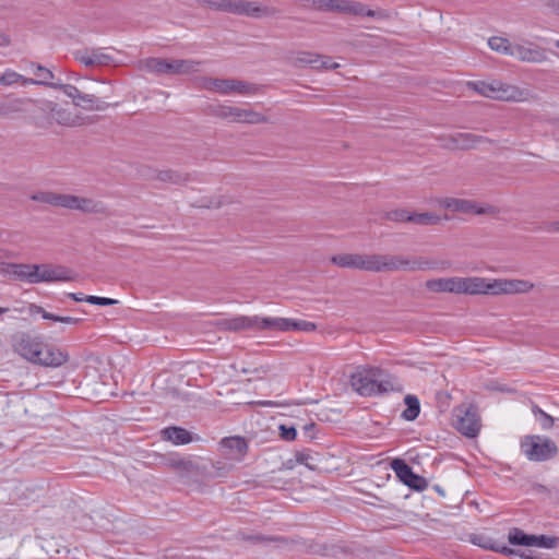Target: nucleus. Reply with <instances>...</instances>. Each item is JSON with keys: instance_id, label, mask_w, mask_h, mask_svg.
<instances>
[{"instance_id": "f257e3e1", "label": "nucleus", "mask_w": 559, "mask_h": 559, "mask_svg": "<svg viewBox=\"0 0 559 559\" xmlns=\"http://www.w3.org/2000/svg\"><path fill=\"white\" fill-rule=\"evenodd\" d=\"M426 288L433 293L498 296L527 293L533 288V284L524 280L452 276L429 280L426 282Z\"/></svg>"}, {"instance_id": "f03ea898", "label": "nucleus", "mask_w": 559, "mask_h": 559, "mask_svg": "<svg viewBox=\"0 0 559 559\" xmlns=\"http://www.w3.org/2000/svg\"><path fill=\"white\" fill-rule=\"evenodd\" d=\"M217 326L224 331H289L288 318H272L260 316H234L230 318L219 319Z\"/></svg>"}, {"instance_id": "7ed1b4c3", "label": "nucleus", "mask_w": 559, "mask_h": 559, "mask_svg": "<svg viewBox=\"0 0 559 559\" xmlns=\"http://www.w3.org/2000/svg\"><path fill=\"white\" fill-rule=\"evenodd\" d=\"M521 453L531 462H546L558 454L554 440L542 435H527L520 441Z\"/></svg>"}, {"instance_id": "20e7f679", "label": "nucleus", "mask_w": 559, "mask_h": 559, "mask_svg": "<svg viewBox=\"0 0 559 559\" xmlns=\"http://www.w3.org/2000/svg\"><path fill=\"white\" fill-rule=\"evenodd\" d=\"M436 263L425 258L409 259L405 255L376 254V273L394 271H426Z\"/></svg>"}, {"instance_id": "39448f33", "label": "nucleus", "mask_w": 559, "mask_h": 559, "mask_svg": "<svg viewBox=\"0 0 559 559\" xmlns=\"http://www.w3.org/2000/svg\"><path fill=\"white\" fill-rule=\"evenodd\" d=\"M437 203L443 209L464 214L495 215L499 212L493 205L481 204L467 199L442 198Z\"/></svg>"}, {"instance_id": "423d86ee", "label": "nucleus", "mask_w": 559, "mask_h": 559, "mask_svg": "<svg viewBox=\"0 0 559 559\" xmlns=\"http://www.w3.org/2000/svg\"><path fill=\"white\" fill-rule=\"evenodd\" d=\"M455 428L464 436L474 438L480 430V418L473 405H461L454 408Z\"/></svg>"}, {"instance_id": "0eeeda50", "label": "nucleus", "mask_w": 559, "mask_h": 559, "mask_svg": "<svg viewBox=\"0 0 559 559\" xmlns=\"http://www.w3.org/2000/svg\"><path fill=\"white\" fill-rule=\"evenodd\" d=\"M377 374L378 367H359L350 376V386L361 396H374Z\"/></svg>"}, {"instance_id": "6e6552de", "label": "nucleus", "mask_w": 559, "mask_h": 559, "mask_svg": "<svg viewBox=\"0 0 559 559\" xmlns=\"http://www.w3.org/2000/svg\"><path fill=\"white\" fill-rule=\"evenodd\" d=\"M12 347L24 359L36 364L40 355L41 341L25 332H17L11 338Z\"/></svg>"}, {"instance_id": "1a4fd4ad", "label": "nucleus", "mask_w": 559, "mask_h": 559, "mask_svg": "<svg viewBox=\"0 0 559 559\" xmlns=\"http://www.w3.org/2000/svg\"><path fill=\"white\" fill-rule=\"evenodd\" d=\"M331 262L343 269H354L376 273V254L338 253L331 258Z\"/></svg>"}, {"instance_id": "9d476101", "label": "nucleus", "mask_w": 559, "mask_h": 559, "mask_svg": "<svg viewBox=\"0 0 559 559\" xmlns=\"http://www.w3.org/2000/svg\"><path fill=\"white\" fill-rule=\"evenodd\" d=\"M340 13L355 17H371L378 21L392 19L390 11L385 9H370L365 3L355 0H342Z\"/></svg>"}, {"instance_id": "9b49d317", "label": "nucleus", "mask_w": 559, "mask_h": 559, "mask_svg": "<svg viewBox=\"0 0 559 559\" xmlns=\"http://www.w3.org/2000/svg\"><path fill=\"white\" fill-rule=\"evenodd\" d=\"M231 14L262 19L275 16L278 14V10L273 7L264 5L259 1L234 0Z\"/></svg>"}, {"instance_id": "f8f14e48", "label": "nucleus", "mask_w": 559, "mask_h": 559, "mask_svg": "<svg viewBox=\"0 0 559 559\" xmlns=\"http://www.w3.org/2000/svg\"><path fill=\"white\" fill-rule=\"evenodd\" d=\"M510 57L531 63H542L547 59V55L543 48L527 40L512 43Z\"/></svg>"}, {"instance_id": "ddd939ff", "label": "nucleus", "mask_w": 559, "mask_h": 559, "mask_svg": "<svg viewBox=\"0 0 559 559\" xmlns=\"http://www.w3.org/2000/svg\"><path fill=\"white\" fill-rule=\"evenodd\" d=\"M488 98L507 100V102H520L525 98L527 92L500 80H492L488 82Z\"/></svg>"}, {"instance_id": "4468645a", "label": "nucleus", "mask_w": 559, "mask_h": 559, "mask_svg": "<svg viewBox=\"0 0 559 559\" xmlns=\"http://www.w3.org/2000/svg\"><path fill=\"white\" fill-rule=\"evenodd\" d=\"M209 88L215 92L228 95L231 93L240 95H253L257 92L254 84L240 81V80H226V79H213L209 82Z\"/></svg>"}, {"instance_id": "2eb2a0df", "label": "nucleus", "mask_w": 559, "mask_h": 559, "mask_svg": "<svg viewBox=\"0 0 559 559\" xmlns=\"http://www.w3.org/2000/svg\"><path fill=\"white\" fill-rule=\"evenodd\" d=\"M63 201L64 209L78 210L87 214H108V207L98 200L66 194Z\"/></svg>"}, {"instance_id": "dca6fc26", "label": "nucleus", "mask_w": 559, "mask_h": 559, "mask_svg": "<svg viewBox=\"0 0 559 559\" xmlns=\"http://www.w3.org/2000/svg\"><path fill=\"white\" fill-rule=\"evenodd\" d=\"M31 102L13 94L0 96V117L16 118L29 111Z\"/></svg>"}, {"instance_id": "f3484780", "label": "nucleus", "mask_w": 559, "mask_h": 559, "mask_svg": "<svg viewBox=\"0 0 559 559\" xmlns=\"http://www.w3.org/2000/svg\"><path fill=\"white\" fill-rule=\"evenodd\" d=\"M392 468L395 472L396 476L403 481L406 486L412 489L421 491L426 489L427 481L424 477L416 475L412 467L407 465L403 460H394L392 462Z\"/></svg>"}, {"instance_id": "a211bd4d", "label": "nucleus", "mask_w": 559, "mask_h": 559, "mask_svg": "<svg viewBox=\"0 0 559 559\" xmlns=\"http://www.w3.org/2000/svg\"><path fill=\"white\" fill-rule=\"evenodd\" d=\"M73 55L75 60L87 68L107 66L112 61L111 56L105 53L103 48H84Z\"/></svg>"}, {"instance_id": "6ab92c4d", "label": "nucleus", "mask_w": 559, "mask_h": 559, "mask_svg": "<svg viewBox=\"0 0 559 559\" xmlns=\"http://www.w3.org/2000/svg\"><path fill=\"white\" fill-rule=\"evenodd\" d=\"M27 100L31 102L29 111L27 114H32L33 121L37 126L47 127V119H51L56 103L48 99L27 98Z\"/></svg>"}, {"instance_id": "aec40b11", "label": "nucleus", "mask_w": 559, "mask_h": 559, "mask_svg": "<svg viewBox=\"0 0 559 559\" xmlns=\"http://www.w3.org/2000/svg\"><path fill=\"white\" fill-rule=\"evenodd\" d=\"M201 61L192 59H166V75L191 74L199 71Z\"/></svg>"}, {"instance_id": "412c9836", "label": "nucleus", "mask_w": 559, "mask_h": 559, "mask_svg": "<svg viewBox=\"0 0 559 559\" xmlns=\"http://www.w3.org/2000/svg\"><path fill=\"white\" fill-rule=\"evenodd\" d=\"M68 359H69L68 354L63 353L59 348L45 346L41 343L40 355L38 356L36 364L45 366V367H55L56 368V367L62 366L64 362L68 361Z\"/></svg>"}, {"instance_id": "4be33fe9", "label": "nucleus", "mask_w": 559, "mask_h": 559, "mask_svg": "<svg viewBox=\"0 0 559 559\" xmlns=\"http://www.w3.org/2000/svg\"><path fill=\"white\" fill-rule=\"evenodd\" d=\"M221 447L225 454L233 460H241L248 450V444L245 438L228 437L221 441Z\"/></svg>"}, {"instance_id": "5701e85b", "label": "nucleus", "mask_w": 559, "mask_h": 559, "mask_svg": "<svg viewBox=\"0 0 559 559\" xmlns=\"http://www.w3.org/2000/svg\"><path fill=\"white\" fill-rule=\"evenodd\" d=\"M167 465L185 479H190L199 475L198 464L190 459L179 456L170 457Z\"/></svg>"}, {"instance_id": "b1692460", "label": "nucleus", "mask_w": 559, "mask_h": 559, "mask_svg": "<svg viewBox=\"0 0 559 559\" xmlns=\"http://www.w3.org/2000/svg\"><path fill=\"white\" fill-rule=\"evenodd\" d=\"M41 271L40 283L69 282L73 278L72 271L61 265L41 264Z\"/></svg>"}, {"instance_id": "393cba45", "label": "nucleus", "mask_w": 559, "mask_h": 559, "mask_svg": "<svg viewBox=\"0 0 559 559\" xmlns=\"http://www.w3.org/2000/svg\"><path fill=\"white\" fill-rule=\"evenodd\" d=\"M402 383L393 376L386 373L378 367L376 395L386 394L390 392H402Z\"/></svg>"}, {"instance_id": "a878e982", "label": "nucleus", "mask_w": 559, "mask_h": 559, "mask_svg": "<svg viewBox=\"0 0 559 559\" xmlns=\"http://www.w3.org/2000/svg\"><path fill=\"white\" fill-rule=\"evenodd\" d=\"M162 437L175 445H183L193 441L192 435L187 429L177 426L164 428Z\"/></svg>"}, {"instance_id": "bb28decb", "label": "nucleus", "mask_w": 559, "mask_h": 559, "mask_svg": "<svg viewBox=\"0 0 559 559\" xmlns=\"http://www.w3.org/2000/svg\"><path fill=\"white\" fill-rule=\"evenodd\" d=\"M35 79H28L24 81V85H44L55 88V83H57V79L51 70L45 68L44 66L37 64L34 70Z\"/></svg>"}, {"instance_id": "cd10ccee", "label": "nucleus", "mask_w": 559, "mask_h": 559, "mask_svg": "<svg viewBox=\"0 0 559 559\" xmlns=\"http://www.w3.org/2000/svg\"><path fill=\"white\" fill-rule=\"evenodd\" d=\"M480 142V138L472 133L459 132L452 135L447 146L453 150H468L475 147Z\"/></svg>"}, {"instance_id": "c85d7f7f", "label": "nucleus", "mask_w": 559, "mask_h": 559, "mask_svg": "<svg viewBox=\"0 0 559 559\" xmlns=\"http://www.w3.org/2000/svg\"><path fill=\"white\" fill-rule=\"evenodd\" d=\"M55 122L60 126L74 127L78 124V118L73 117L71 115V112L59 107L58 104H56L55 109L51 115V119L50 118L47 119V124L51 126Z\"/></svg>"}, {"instance_id": "c756f323", "label": "nucleus", "mask_w": 559, "mask_h": 559, "mask_svg": "<svg viewBox=\"0 0 559 559\" xmlns=\"http://www.w3.org/2000/svg\"><path fill=\"white\" fill-rule=\"evenodd\" d=\"M74 105L85 110H104L107 108V104L100 100L93 94L80 93L79 97L74 102Z\"/></svg>"}, {"instance_id": "7c9ffc66", "label": "nucleus", "mask_w": 559, "mask_h": 559, "mask_svg": "<svg viewBox=\"0 0 559 559\" xmlns=\"http://www.w3.org/2000/svg\"><path fill=\"white\" fill-rule=\"evenodd\" d=\"M64 193H55L49 191H38L31 195L33 201L45 203L53 206L63 207Z\"/></svg>"}, {"instance_id": "2f4dec72", "label": "nucleus", "mask_w": 559, "mask_h": 559, "mask_svg": "<svg viewBox=\"0 0 559 559\" xmlns=\"http://www.w3.org/2000/svg\"><path fill=\"white\" fill-rule=\"evenodd\" d=\"M406 408L402 412V418L407 421L415 420L420 413V403L416 395L408 394L404 399Z\"/></svg>"}, {"instance_id": "473e14b6", "label": "nucleus", "mask_w": 559, "mask_h": 559, "mask_svg": "<svg viewBox=\"0 0 559 559\" xmlns=\"http://www.w3.org/2000/svg\"><path fill=\"white\" fill-rule=\"evenodd\" d=\"M140 69L156 75H166V59L147 58L140 62Z\"/></svg>"}, {"instance_id": "72a5a7b5", "label": "nucleus", "mask_w": 559, "mask_h": 559, "mask_svg": "<svg viewBox=\"0 0 559 559\" xmlns=\"http://www.w3.org/2000/svg\"><path fill=\"white\" fill-rule=\"evenodd\" d=\"M242 108L219 105L214 109L215 116L222 119H228L231 122H240Z\"/></svg>"}, {"instance_id": "f704fd0d", "label": "nucleus", "mask_w": 559, "mask_h": 559, "mask_svg": "<svg viewBox=\"0 0 559 559\" xmlns=\"http://www.w3.org/2000/svg\"><path fill=\"white\" fill-rule=\"evenodd\" d=\"M442 222V217L430 212L426 213H413L412 222L421 226L438 225Z\"/></svg>"}, {"instance_id": "c9c22d12", "label": "nucleus", "mask_w": 559, "mask_h": 559, "mask_svg": "<svg viewBox=\"0 0 559 559\" xmlns=\"http://www.w3.org/2000/svg\"><path fill=\"white\" fill-rule=\"evenodd\" d=\"M488 46L497 52L510 56L512 43L504 37L493 36L488 39Z\"/></svg>"}, {"instance_id": "e433bc0d", "label": "nucleus", "mask_w": 559, "mask_h": 559, "mask_svg": "<svg viewBox=\"0 0 559 559\" xmlns=\"http://www.w3.org/2000/svg\"><path fill=\"white\" fill-rule=\"evenodd\" d=\"M199 2L214 11L230 14L233 12L234 0H200Z\"/></svg>"}, {"instance_id": "4c0bfd02", "label": "nucleus", "mask_w": 559, "mask_h": 559, "mask_svg": "<svg viewBox=\"0 0 559 559\" xmlns=\"http://www.w3.org/2000/svg\"><path fill=\"white\" fill-rule=\"evenodd\" d=\"M558 545V538L547 535H532L531 547L552 549Z\"/></svg>"}, {"instance_id": "58836bf2", "label": "nucleus", "mask_w": 559, "mask_h": 559, "mask_svg": "<svg viewBox=\"0 0 559 559\" xmlns=\"http://www.w3.org/2000/svg\"><path fill=\"white\" fill-rule=\"evenodd\" d=\"M509 543L512 545L531 547L532 535L524 533L520 528H512L508 536Z\"/></svg>"}, {"instance_id": "ea45409f", "label": "nucleus", "mask_w": 559, "mask_h": 559, "mask_svg": "<svg viewBox=\"0 0 559 559\" xmlns=\"http://www.w3.org/2000/svg\"><path fill=\"white\" fill-rule=\"evenodd\" d=\"M293 62L296 66H311L314 68V66L319 62V55L308 52V51H299L297 52L294 58Z\"/></svg>"}, {"instance_id": "a19ab883", "label": "nucleus", "mask_w": 559, "mask_h": 559, "mask_svg": "<svg viewBox=\"0 0 559 559\" xmlns=\"http://www.w3.org/2000/svg\"><path fill=\"white\" fill-rule=\"evenodd\" d=\"M25 80V76L11 69H7L3 73L0 74V85L3 86H11L16 83H22L24 85Z\"/></svg>"}, {"instance_id": "79ce46f5", "label": "nucleus", "mask_w": 559, "mask_h": 559, "mask_svg": "<svg viewBox=\"0 0 559 559\" xmlns=\"http://www.w3.org/2000/svg\"><path fill=\"white\" fill-rule=\"evenodd\" d=\"M10 267L17 280L31 284V264H11Z\"/></svg>"}, {"instance_id": "37998d69", "label": "nucleus", "mask_w": 559, "mask_h": 559, "mask_svg": "<svg viewBox=\"0 0 559 559\" xmlns=\"http://www.w3.org/2000/svg\"><path fill=\"white\" fill-rule=\"evenodd\" d=\"M265 121L266 118L262 114L242 108L240 122L258 124Z\"/></svg>"}, {"instance_id": "c03bdc74", "label": "nucleus", "mask_w": 559, "mask_h": 559, "mask_svg": "<svg viewBox=\"0 0 559 559\" xmlns=\"http://www.w3.org/2000/svg\"><path fill=\"white\" fill-rule=\"evenodd\" d=\"M536 419L538 420L540 427L545 430L550 429L554 425V418L540 409L538 406H533L532 408Z\"/></svg>"}, {"instance_id": "a18cd8bd", "label": "nucleus", "mask_w": 559, "mask_h": 559, "mask_svg": "<svg viewBox=\"0 0 559 559\" xmlns=\"http://www.w3.org/2000/svg\"><path fill=\"white\" fill-rule=\"evenodd\" d=\"M316 330L317 325L313 322L289 319V331L313 332Z\"/></svg>"}, {"instance_id": "49530a36", "label": "nucleus", "mask_w": 559, "mask_h": 559, "mask_svg": "<svg viewBox=\"0 0 559 559\" xmlns=\"http://www.w3.org/2000/svg\"><path fill=\"white\" fill-rule=\"evenodd\" d=\"M55 90L62 91L68 97H70L73 103L80 95V91L76 86L71 84H64L61 79H57V83H55Z\"/></svg>"}, {"instance_id": "de8ad7c7", "label": "nucleus", "mask_w": 559, "mask_h": 559, "mask_svg": "<svg viewBox=\"0 0 559 559\" xmlns=\"http://www.w3.org/2000/svg\"><path fill=\"white\" fill-rule=\"evenodd\" d=\"M412 212L406 210H394L386 213V218L392 222H412Z\"/></svg>"}, {"instance_id": "09e8293b", "label": "nucleus", "mask_w": 559, "mask_h": 559, "mask_svg": "<svg viewBox=\"0 0 559 559\" xmlns=\"http://www.w3.org/2000/svg\"><path fill=\"white\" fill-rule=\"evenodd\" d=\"M85 301L92 305L97 306H112L118 304L117 299L108 298V297H98V296H86Z\"/></svg>"}, {"instance_id": "8fccbe9b", "label": "nucleus", "mask_w": 559, "mask_h": 559, "mask_svg": "<svg viewBox=\"0 0 559 559\" xmlns=\"http://www.w3.org/2000/svg\"><path fill=\"white\" fill-rule=\"evenodd\" d=\"M340 68L337 62L332 61L331 58L319 56V62L314 66L318 70H335Z\"/></svg>"}, {"instance_id": "3c124183", "label": "nucleus", "mask_w": 559, "mask_h": 559, "mask_svg": "<svg viewBox=\"0 0 559 559\" xmlns=\"http://www.w3.org/2000/svg\"><path fill=\"white\" fill-rule=\"evenodd\" d=\"M280 431H281L280 432L281 438L283 440L293 441L296 439L297 431H296L295 427H293V426L281 425Z\"/></svg>"}, {"instance_id": "603ef678", "label": "nucleus", "mask_w": 559, "mask_h": 559, "mask_svg": "<svg viewBox=\"0 0 559 559\" xmlns=\"http://www.w3.org/2000/svg\"><path fill=\"white\" fill-rule=\"evenodd\" d=\"M467 86L478 93L481 96L488 97V82L484 81H476V82H468Z\"/></svg>"}, {"instance_id": "864d4df0", "label": "nucleus", "mask_w": 559, "mask_h": 559, "mask_svg": "<svg viewBox=\"0 0 559 559\" xmlns=\"http://www.w3.org/2000/svg\"><path fill=\"white\" fill-rule=\"evenodd\" d=\"M31 312L32 313H38L41 316L43 319L45 320H51V321H55V322H58V319H59V316H56V314H52L48 311H46L43 307L40 306H36V305H31Z\"/></svg>"}, {"instance_id": "5fc2aeb1", "label": "nucleus", "mask_w": 559, "mask_h": 559, "mask_svg": "<svg viewBox=\"0 0 559 559\" xmlns=\"http://www.w3.org/2000/svg\"><path fill=\"white\" fill-rule=\"evenodd\" d=\"M41 272V264H31V284L40 283Z\"/></svg>"}, {"instance_id": "6e6d98bb", "label": "nucleus", "mask_w": 559, "mask_h": 559, "mask_svg": "<svg viewBox=\"0 0 559 559\" xmlns=\"http://www.w3.org/2000/svg\"><path fill=\"white\" fill-rule=\"evenodd\" d=\"M11 44V38L8 34L0 31V47H8Z\"/></svg>"}, {"instance_id": "4d7b16f0", "label": "nucleus", "mask_w": 559, "mask_h": 559, "mask_svg": "<svg viewBox=\"0 0 559 559\" xmlns=\"http://www.w3.org/2000/svg\"><path fill=\"white\" fill-rule=\"evenodd\" d=\"M58 322L67 323V324H76L78 322H80V319L72 318V317H60L59 316Z\"/></svg>"}, {"instance_id": "13d9d810", "label": "nucleus", "mask_w": 559, "mask_h": 559, "mask_svg": "<svg viewBox=\"0 0 559 559\" xmlns=\"http://www.w3.org/2000/svg\"><path fill=\"white\" fill-rule=\"evenodd\" d=\"M546 229L551 233H559V222L548 224Z\"/></svg>"}, {"instance_id": "bf43d9fd", "label": "nucleus", "mask_w": 559, "mask_h": 559, "mask_svg": "<svg viewBox=\"0 0 559 559\" xmlns=\"http://www.w3.org/2000/svg\"><path fill=\"white\" fill-rule=\"evenodd\" d=\"M70 297L75 301H85V297L83 294H70Z\"/></svg>"}, {"instance_id": "052dcab7", "label": "nucleus", "mask_w": 559, "mask_h": 559, "mask_svg": "<svg viewBox=\"0 0 559 559\" xmlns=\"http://www.w3.org/2000/svg\"><path fill=\"white\" fill-rule=\"evenodd\" d=\"M257 404L260 406H274L275 405V403L272 401H259V402H257Z\"/></svg>"}, {"instance_id": "680f3d73", "label": "nucleus", "mask_w": 559, "mask_h": 559, "mask_svg": "<svg viewBox=\"0 0 559 559\" xmlns=\"http://www.w3.org/2000/svg\"><path fill=\"white\" fill-rule=\"evenodd\" d=\"M160 178H162L163 180H167V179H168V180H171V181L174 180V179H173V174H171V173H169V171L163 173V174H162V176H160Z\"/></svg>"}, {"instance_id": "e2e57ef3", "label": "nucleus", "mask_w": 559, "mask_h": 559, "mask_svg": "<svg viewBox=\"0 0 559 559\" xmlns=\"http://www.w3.org/2000/svg\"><path fill=\"white\" fill-rule=\"evenodd\" d=\"M10 311H11L10 308L0 307V314L7 313V312H10Z\"/></svg>"}, {"instance_id": "0e129e2a", "label": "nucleus", "mask_w": 559, "mask_h": 559, "mask_svg": "<svg viewBox=\"0 0 559 559\" xmlns=\"http://www.w3.org/2000/svg\"><path fill=\"white\" fill-rule=\"evenodd\" d=\"M314 427V424H310V425H306L305 426V430L306 431H311V429Z\"/></svg>"}, {"instance_id": "69168bd1", "label": "nucleus", "mask_w": 559, "mask_h": 559, "mask_svg": "<svg viewBox=\"0 0 559 559\" xmlns=\"http://www.w3.org/2000/svg\"><path fill=\"white\" fill-rule=\"evenodd\" d=\"M555 45L557 48H559V40H556Z\"/></svg>"}]
</instances>
